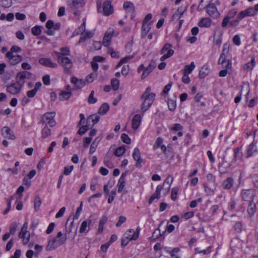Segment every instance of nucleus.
<instances>
[{
  "label": "nucleus",
  "instance_id": "9d476101",
  "mask_svg": "<svg viewBox=\"0 0 258 258\" xmlns=\"http://www.w3.org/2000/svg\"><path fill=\"white\" fill-rule=\"evenodd\" d=\"M32 76V74L28 71H22L19 72L17 75L18 78V81L23 85L25 84V79H30Z\"/></svg>",
  "mask_w": 258,
  "mask_h": 258
},
{
  "label": "nucleus",
  "instance_id": "1a4fd4ad",
  "mask_svg": "<svg viewBox=\"0 0 258 258\" xmlns=\"http://www.w3.org/2000/svg\"><path fill=\"white\" fill-rule=\"evenodd\" d=\"M6 56L9 58L10 64L13 66L18 64L22 60V56L20 55H14L12 54L11 52H8Z\"/></svg>",
  "mask_w": 258,
  "mask_h": 258
},
{
  "label": "nucleus",
  "instance_id": "c9c22d12",
  "mask_svg": "<svg viewBox=\"0 0 258 258\" xmlns=\"http://www.w3.org/2000/svg\"><path fill=\"white\" fill-rule=\"evenodd\" d=\"M126 151L125 147L124 146L117 147L114 152V155L116 157H119L123 155Z\"/></svg>",
  "mask_w": 258,
  "mask_h": 258
},
{
  "label": "nucleus",
  "instance_id": "5701e85b",
  "mask_svg": "<svg viewBox=\"0 0 258 258\" xmlns=\"http://www.w3.org/2000/svg\"><path fill=\"white\" fill-rule=\"evenodd\" d=\"M256 211V206L253 201L249 202L247 208V212L249 217H252Z\"/></svg>",
  "mask_w": 258,
  "mask_h": 258
},
{
  "label": "nucleus",
  "instance_id": "cd10ccee",
  "mask_svg": "<svg viewBox=\"0 0 258 258\" xmlns=\"http://www.w3.org/2000/svg\"><path fill=\"white\" fill-rule=\"evenodd\" d=\"M51 135V130L49 128L47 124L44 126L41 130V138L45 139Z\"/></svg>",
  "mask_w": 258,
  "mask_h": 258
},
{
  "label": "nucleus",
  "instance_id": "4be33fe9",
  "mask_svg": "<svg viewBox=\"0 0 258 258\" xmlns=\"http://www.w3.org/2000/svg\"><path fill=\"white\" fill-rule=\"evenodd\" d=\"M186 10V7H183L182 6H180L175 12V13L172 16V19L173 20L179 19L181 17V16L183 15Z\"/></svg>",
  "mask_w": 258,
  "mask_h": 258
},
{
  "label": "nucleus",
  "instance_id": "72a5a7b5",
  "mask_svg": "<svg viewBox=\"0 0 258 258\" xmlns=\"http://www.w3.org/2000/svg\"><path fill=\"white\" fill-rule=\"evenodd\" d=\"M90 230V228L88 226V222L87 221H84L82 222L80 230L79 232L81 233H87Z\"/></svg>",
  "mask_w": 258,
  "mask_h": 258
},
{
  "label": "nucleus",
  "instance_id": "052dcab7",
  "mask_svg": "<svg viewBox=\"0 0 258 258\" xmlns=\"http://www.w3.org/2000/svg\"><path fill=\"white\" fill-rule=\"evenodd\" d=\"M83 202H81L80 205L77 209L75 215L73 217V219H77L80 215L81 212L82 210Z\"/></svg>",
  "mask_w": 258,
  "mask_h": 258
},
{
  "label": "nucleus",
  "instance_id": "423d86ee",
  "mask_svg": "<svg viewBox=\"0 0 258 258\" xmlns=\"http://www.w3.org/2000/svg\"><path fill=\"white\" fill-rule=\"evenodd\" d=\"M238 11L236 9L230 10L227 13V15L224 17L221 22V27L223 28H227L229 20L232 19L237 15Z\"/></svg>",
  "mask_w": 258,
  "mask_h": 258
},
{
  "label": "nucleus",
  "instance_id": "774afa93",
  "mask_svg": "<svg viewBox=\"0 0 258 258\" xmlns=\"http://www.w3.org/2000/svg\"><path fill=\"white\" fill-rule=\"evenodd\" d=\"M180 250L179 248L175 247L173 248L171 251H170V253L171 256L174 257L175 258H180V256L178 255H176L175 253L178 252Z\"/></svg>",
  "mask_w": 258,
  "mask_h": 258
},
{
  "label": "nucleus",
  "instance_id": "2eb2a0df",
  "mask_svg": "<svg viewBox=\"0 0 258 258\" xmlns=\"http://www.w3.org/2000/svg\"><path fill=\"white\" fill-rule=\"evenodd\" d=\"M126 175H127V171H125V172L122 173L118 180V183H117V186H118V190L117 191H118V192H119V193L121 192L123 190V189L125 186V177H126Z\"/></svg>",
  "mask_w": 258,
  "mask_h": 258
},
{
  "label": "nucleus",
  "instance_id": "6e6d98bb",
  "mask_svg": "<svg viewBox=\"0 0 258 258\" xmlns=\"http://www.w3.org/2000/svg\"><path fill=\"white\" fill-rule=\"evenodd\" d=\"M219 210V206L218 205H213L209 210V213L211 215H214L217 214Z\"/></svg>",
  "mask_w": 258,
  "mask_h": 258
},
{
  "label": "nucleus",
  "instance_id": "e2e57ef3",
  "mask_svg": "<svg viewBox=\"0 0 258 258\" xmlns=\"http://www.w3.org/2000/svg\"><path fill=\"white\" fill-rule=\"evenodd\" d=\"M73 169H74L73 165H71L69 167L65 166L64 167L63 172L62 174H64L66 175H69L70 174V173H71V172L72 171Z\"/></svg>",
  "mask_w": 258,
  "mask_h": 258
},
{
  "label": "nucleus",
  "instance_id": "7c9ffc66",
  "mask_svg": "<svg viewBox=\"0 0 258 258\" xmlns=\"http://www.w3.org/2000/svg\"><path fill=\"white\" fill-rule=\"evenodd\" d=\"M61 52L55 51L54 53L56 54L57 57L58 56H66L70 54V51L69 48L67 47H62L60 49Z\"/></svg>",
  "mask_w": 258,
  "mask_h": 258
},
{
  "label": "nucleus",
  "instance_id": "7ed1b4c3",
  "mask_svg": "<svg viewBox=\"0 0 258 258\" xmlns=\"http://www.w3.org/2000/svg\"><path fill=\"white\" fill-rule=\"evenodd\" d=\"M255 196V190L253 188L243 189L240 192L242 200L248 202L253 201Z\"/></svg>",
  "mask_w": 258,
  "mask_h": 258
},
{
  "label": "nucleus",
  "instance_id": "2f4dec72",
  "mask_svg": "<svg viewBox=\"0 0 258 258\" xmlns=\"http://www.w3.org/2000/svg\"><path fill=\"white\" fill-rule=\"evenodd\" d=\"M242 19H239V15L238 14L237 15L236 18L234 20H229V22L228 23V26L227 27L228 28H234L238 26L239 22Z\"/></svg>",
  "mask_w": 258,
  "mask_h": 258
},
{
  "label": "nucleus",
  "instance_id": "5fc2aeb1",
  "mask_svg": "<svg viewBox=\"0 0 258 258\" xmlns=\"http://www.w3.org/2000/svg\"><path fill=\"white\" fill-rule=\"evenodd\" d=\"M120 138L121 141L126 144H130L131 143V139L125 133H123L121 135Z\"/></svg>",
  "mask_w": 258,
  "mask_h": 258
},
{
  "label": "nucleus",
  "instance_id": "9b49d317",
  "mask_svg": "<svg viewBox=\"0 0 258 258\" xmlns=\"http://www.w3.org/2000/svg\"><path fill=\"white\" fill-rule=\"evenodd\" d=\"M239 19H243L246 17H251L255 15L253 7H250L238 13Z\"/></svg>",
  "mask_w": 258,
  "mask_h": 258
},
{
  "label": "nucleus",
  "instance_id": "338daca9",
  "mask_svg": "<svg viewBox=\"0 0 258 258\" xmlns=\"http://www.w3.org/2000/svg\"><path fill=\"white\" fill-rule=\"evenodd\" d=\"M3 7L5 8H9L12 5V0H1Z\"/></svg>",
  "mask_w": 258,
  "mask_h": 258
},
{
  "label": "nucleus",
  "instance_id": "603ef678",
  "mask_svg": "<svg viewBox=\"0 0 258 258\" xmlns=\"http://www.w3.org/2000/svg\"><path fill=\"white\" fill-rule=\"evenodd\" d=\"M94 91L93 90H92L91 92V93L89 94V97L88 98L87 101L89 104H94L97 102V98H96L94 97Z\"/></svg>",
  "mask_w": 258,
  "mask_h": 258
},
{
  "label": "nucleus",
  "instance_id": "0e129e2a",
  "mask_svg": "<svg viewBox=\"0 0 258 258\" xmlns=\"http://www.w3.org/2000/svg\"><path fill=\"white\" fill-rule=\"evenodd\" d=\"M126 218L125 217L123 216H119L118 221L116 223V225H115L116 227H120L122 224H123V223H124L126 221Z\"/></svg>",
  "mask_w": 258,
  "mask_h": 258
},
{
  "label": "nucleus",
  "instance_id": "ddd939ff",
  "mask_svg": "<svg viewBox=\"0 0 258 258\" xmlns=\"http://www.w3.org/2000/svg\"><path fill=\"white\" fill-rule=\"evenodd\" d=\"M39 62L41 64L47 67L51 68H55L57 67V64L53 62L51 59L48 58H40L39 59Z\"/></svg>",
  "mask_w": 258,
  "mask_h": 258
},
{
  "label": "nucleus",
  "instance_id": "58836bf2",
  "mask_svg": "<svg viewBox=\"0 0 258 258\" xmlns=\"http://www.w3.org/2000/svg\"><path fill=\"white\" fill-rule=\"evenodd\" d=\"M92 119L93 124L92 126H93L95 124L98 123L100 120V116L96 114H92L90 115L87 119V123H88L90 119Z\"/></svg>",
  "mask_w": 258,
  "mask_h": 258
},
{
  "label": "nucleus",
  "instance_id": "4468645a",
  "mask_svg": "<svg viewBox=\"0 0 258 258\" xmlns=\"http://www.w3.org/2000/svg\"><path fill=\"white\" fill-rule=\"evenodd\" d=\"M234 180L233 177H229L223 180L222 183V187L224 189H230L233 186Z\"/></svg>",
  "mask_w": 258,
  "mask_h": 258
},
{
  "label": "nucleus",
  "instance_id": "f3484780",
  "mask_svg": "<svg viewBox=\"0 0 258 258\" xmlns=\"http://www.w3.org/2000/svg\"><path fill=\"white\" fill-rule=\"evenodd\" d=\"M2 135L5 138H7L10 140H15L16 139L15 136L12 134V131L10 128L7 126L3 127L2 130Z\"/></svg>",
  "mask_w": 258,
  "mask_h": 258
},
{
  "label": "nucleus",
  "instance_id": "473e14b6",
  "mask_svg": "<svg viewBox=\"0 0 258 258\" xmlns=\"http://www.w3.org/2000/svg\"><path fill=\"white\" fill-rule=\"evenodd\" d=\"M72 93L71 91H62L59 96V99L61 101H63L68 99L72 95Z\"/></svg>",
  "mask_w": 258,
  "mask_h": 258
},
{
  "label": "nucleus",
  "instance_id": "3c124183",
  "mask_svg": "<svg viewBox=\"0 0 258 258\" xmlns=\"http://www.w3.org/2000/svg\"><path fill=\"white\" fill-rule=\"evenodd\" d=\"M133 232L134 229H130L127 230L125 233L123 234V236L126 237V238L129 239L128 240H136V239H133Z\"/></svg>",
  "mask_w": 258,
  "mask_h": 258
},
{
  "label": "nucleus",
  "instance_id": "b1692460",
  "mask_svg": "<svg viewBox=\"0 0 258 258\" xmlns=\"http://www.w3.org/2000/svg\"><path fill=\"white\" fill-rule=\"evenodd\" d=\"M210 69L208 64H205L201 69L199 72V76L201 79L205 78L209 73Z\"/></svg>",
  "mask_w": 258,
  "mask_h": 258
},
{
  "label": "nucleus",
  "instance_id": "39448f33",
  "mask_svg": "<svg viewBox=\"0 0 258 258\" xmlns=\"http://www.w3.org/2000/svg\"><path fill=\"white\" fill-rule=\"evenodd\" d=\"M57 57V61L60 63L64 68L65 73H68L70 69L72 67V60L66 56H58Z\"/></svg>",
  "mask_w": 258,
  "mask_h": 258
},
{
  "label": "nucleus",
  "instance_id": "8fccbe9b",
  "mask_svg": "<svg viewBox=\"0 0 258 258\" xmlns=\"http://www.w3.org/2000/svg\"><path fill=\"white\" fill-rule=\"evenodd\" d=\"M234 230L237 233H240L243 229V224L241 222H236L234 225Z\"/></svg>",
  "mask_w": 258,
  "mask_h": 258
},
{
  "label": "nucleus",
  "instance_id": "a878e982",
  "mask_svg": "<svg viewBox=\"0 0 258 258\" xmlns=\"http://www.w3.org/2000/svg\"><path fill=\"white\" fill-rule=\"evenodd\" d=\"M71 82L75 84L77 89H81L85 85V82L83 80L78 79L75 77L71 78Z\"/></svg>",
  "mask_w": 258,
  "mask_h": 258
},
{
  "label": "nucleus",
  "instance_id": "c756f323",
  "mask_svg": "<svg viewBox=\"0 0 258 258\" xmlns=\"http://www.w3.org/2000/svg\"><path fill=\"white\" fill-rule=\"evenodd\" d=\"M195 68V63L194 61H192L190 62V64L185 66L183 70V73L188 75L192 72Z\"/></svg>",
  "mask_w": 258,
  "mask_h": 258
},
{
  "label": "nucleus",
  "instance_id": "bb28decb",
  "mask_svg": "<svg viewBox=\"0 0 258 258\" xmlns=\"http://www.w3.org/2000/svg\"><path fill=\"white\" fill-rule=\"evenodd\" d=\"M211 20L208 18H203L198 23L200 27L209 28L211 25Z\"/></svg>",
  "mask_w": 258,
  "mask_h": 258
},
{
  "label": "nucleus",
  "instance_id": "6e6552de",
  "mask_svg": "<svg viewBox=\"0 0 258 258\" xmlns=\"http://www.w3.org/2000/svg\"><path fill=\"white\" fill-rule=\"evenodd\" d=\"M133 158L136 161L135 166L138 168H141L143 159L141 158L140 150L137 147L135 148L134 150Z\"/></svg>",
  "mask_w": 258,
  "mask_h": 258
},
{
  "label": "nucleus",
  "instance_id": "864d4df0",
  "mask_svg": "<svg viewBox=\"0 0 258 258\" xmlns=\"http://www.w3.org/2000/svg\"><path fill=\"white\" fill-rule=\"evenodd\" d=\"M236 203L235 201L231 199L228 203V210L231 212H233L236 208Z\"/></svg>",
  "mask_w": 258,
  "mask_h": 258
},
{
  "label": "nucleus",
  "instance_id": "09e8293b",
  "mask_svg": "<svg viewBox=\"0 0 258 258\" xmlns=\"http://www.w3.org/2000/svg\"><path fill=\"white\" fill-rule=\"evenodd\" d=\"M178 189V187H175L172 188L171 190V199L173 201H175L177 199Z\"/></svg>",
  "mask_w": 258,
  "mask_h": 258
},
{
  "label": "nucleus",
  "instance_id": "de8ad7c7",
  "mask_svg": "<svg viewBox=\"0 0 258 258\" xmlns=\"http://www.w3.org/2000/svg\"><path fill=\"white\" fill-rule=\"evenodd\" d=\"M111 84L112 89L116 91L118 89L119 85V81L116 78H113L111 80Z\"/></svg>",
  "mask_w": 258,
  "mask_h": 258
},
{
  "label": "nucleus",
  "instance_id": "bf43d9fd",
  "mask_svg": "<svg viewBox=\"0 0 258 258\" xmlns=\"http://www.w3.org/2000/svg\"><path fill=\"white\" fill-rule=\"evenodd\" d=\"M17 224L16 222H13L10 226V232L12 235H14L17 230Z\"/></svg>",
  "mask_w": 258,
  "mask_h": 258
},
{
  "label": "nucleus",
  "instance_id": "4d7b16f0",
  "mask_svg": "<svg viewBox=\"0 0 258 258\" xmlns=\"http://www.w3.org/2000/svg\"><path fill=\"white\" fill-rule=\"evenodd\" d=\"M161 224L159 226L158 228L156 229L152 234V237L154 239H157L159 237V235L162 236V235L166 232V231H164L163 232V234H161L160 230V226Z\"/></svg>",
  "mask_w": 258,
  "mask_h": 258
},
{
  "label": "nucleus",
  "instance_id": "ea45409f",
  "mask_svg": "<svg viewBox=\"0 0 258 258\" xmlns=\"http://www.w3.org/2000/svg\"><path fill=\"white\" fill-rule=\"evenodd\" d=\"M123 7L124 10H128L129 11L131 12H134L135 11L134 4L131 2H125L123 4Z\"/></svg>",
  "mask_w": 258,
  "mask_h": 258
},
{
  "label": "nucleus",
  "instance_id": "69168bd1",
  "mask_svg": "<svg viewBox=\"0 0 258 258\" xmlns=\"http://www.w3.org/2000/svg\"><path fill=\"white\" fill-rule=\"evenodd\" d=\"M233 43L239 46L241 44L240 38L239 35H235L232 39Z\"/></svg>",
  "mask_w": 258,
  "mask_h": 258
},
{
  "label": "nucleus",
  "instance_id": "680f3d73",
  "mask_svg": "<svg viewBox=\"0 0 258 258\" xmlns=\"http://www.w3.org/2000/svg\"><path fill=\"white\" fill-rule=\"evenodd\" d=\"M97 74L96 73H91L90 75L87 76L86 78V81L88 83H91L93 81L95 78H96Z\"/></svg>",
  "mask_w": 258,
  "mask_h": 258
},
{
  "label": "nucleus",
  "instance_id": "c85d7f7f",
  "mask_svg": "<svg viewBox=\"0 0 258 258\" xmlns=\"http://www.w3.org/2000/svg\"><path fill=\"white\" fill-rule=\"evenodd\" d=\"M74 222V219H73V218H72L71 217H70L66 223V232L70 233L71 232L72 228L73 227Z\"/></svg>",
  "mask_w": 258,
  "mask_h": 258
},
{
  "label": "nucleus",
  "instance_id": "a211bd4d",
  "mask_svg": "<svg viewBox=\"0 0 258 258\" xmlns=\"http://www.w3.org/2000/svg\"><path fill=\"white\" fill-rule=\"evenodd\" d=\"M257 152V149L256 146V144L254 142H252L248 146L246 151V158H249L252 156L254 153Z\"/></svg>",
  "mask_w": 258,
  "mask_h": 258
},
{
  "label": "nucleus",
  "instance_id": "c03bdc74",
  "mask_svg": "<svg viewBox=\"0 0 258 258\" xmlns=\"http://www.w3.org/2000/svg\"><path fill=\"white\" fill-rule=\"evenodd\" d=\"M89 128V125L88 124V123H87V124L85 125L79 126V130L78 131V134L80 136H82L88 131Z\"/></svg>",
  "mask_w": 258,
  "mask_h": 258
},
{
  "label": "nucleus",
  "instance_id": "37998d69",
  "mask_svg": "<svg viewBox=\"0 0 258 258\" xmlns=\"http://www.w3.org/2000/svg\"><path fill=\"white\" fill-rule=\"evenodd\" d=\"M168 109L171 111H174L176 107V100L169 99L168 100Z\"/></svg>",
  "mask_w": 258,
  "mask_h": 258
},
{
  "label": "nucleus",
  "instance_id": "0eeeda50",
  "mask_svg": "<svg viewBox=\"0 0 258 258\" xmlns=\"http://www.w3.org/2000/svg\"><path fill=\"white\" fill-rule=\"evenodd\" d=\"M23 85L21 84L18 81L14 83H12L7 86V91L13 95L19 94Z\"/></svg>",
  "mask_w": 258,
  "mask_h": 258
},
{
  "label": "nucleus",
  "instance_id": "f257e3e1",
  "mask_svg": "<svg viewBox=\"0 0 258 258\" xmlns=\"http://www.w3.org/2000/svg\"><path fill=\"white\" fill-rule=\"evenodd\" d=\"M67 240V236L65 234L63 237L58 240L56 238L49 240L47 245L46 246V250L50 251L56 249L58 246L63 244Z\"/></svg>",
  "mask_w": 258,
  "mask_h": 258
},
{
  "label": "nucleus",
  "instance_id": "79ce46f5",
  "mask_svg": "<svg viewBox=\"0 0 258 258\" xmlns=\"http://www.w3.org/2000/svg\"><path fill=\"white\" fill-rule=\"evenodd\" d=\"M212 247L211 246H209L207 248V249H204V250H200V248L199 247H196L195 248V254H197V253H202L204 255H206V254H209L210 253H211L212 250Z\"/></svg>",
  "mask_w": 258,
  "mask_h": 258
},
{
  "label": "nucleus",
  "instance_id": "6ab92c4d",
  "mask_svg": "<svg viewBox=\"0 0 258 258\" xmlns=\"http://www.w3.org/2000/svg\"><path fill=\"white\" fill-rule=\"evenodd\" d=\"M142 119V116L140 114H136L132 119V128L136 130L139 127Z\"/></svg>",
  "mask_w": 258,
  "mask_h": 258
},
{
  "label": "nucleus",
  "instance_id": "aec40b11",
  "mask_svg": "<svg viewBox=\"0 0 258 258\" xmlns=\"http://www.w3.org/2000/svg\"><path fill=\"white\" fill-rule=\"evenodd\" d=\"M55 115V112H48L45 113L42 117L41 120V122L43 124H47V122H48L49 120H51L54 118Z\"/></svg>",
  "mask_w": 258,
  "mask_h": 258
},
{
  "label": "nucleus",
  "instance_id": "dca6fc26",
  "mask_svg": "<svg viewBox=\"0 0 258 258\" xmlns=\"http://www.w3.org/2000/svg\"><path fill=\"white\" fill-rule=\"evenodd\" d=\"M206 11L211 17L216 16V14H218L217 9L213 3L209 4L206 6Z\"/></svg>",
  "mask_w": 258,
  "mask_h": 258
},
{
  "label": "nucleus",
  "instance_id": "412c9836",
  "mask_svg": "<svg viewBox=\"0 0 258 258\" xmlns=\"http://www.w3.org/2000/svg\"><path fill=\"white\" fill-rule=\"evenodd\" d=\"M152 22H149L148 23H142V26L141 28L142 33L141 37L142 38H145L147 36L148 33L149 32L151 28Z\"/></svg>",
  "mask_w": 258,
  "mask_h": 258
},
{
  "label": "nucleus",
  "instance_id": "20e7f679",
  "mask_svg": "<svg viewBox=\"0 0 258 258\" xmlns=\"http://www.w3.org/2000/svg\"><path fill=\"white\" fill-rule=\"evenodd\" d=\"M149 96L150 98H141L142 99L144 100L141 106V110L143 113H144L146 111H147L153 104L155 97V94L154 93H151V95Z\"/></svg>",
  "mask_w": 258,
  "mask_h": 258
},
{
  "label": "nucleus",
  "instance_id": "f03ea898",
  "mask_svg": "<svg viewBox=\"0 0 258 258\" xmlns=\"http://www.w3.org/2000/svg\"><path fill=\"white\" fill-rule=\"evenodd\" d=\"M172 45L170 43H165L160 51V53L163 55L160 57V60L163 61L170 57L174 54V51L172 49Z\"/></svg>",
  "mask_w": 258,
  "mask_h": 258
},
{
  "label": "nucleus",
  "instance_id": "a19ab883",
  "mask_svg": "<svg viewBox=\"0 0 258 258\" xmlns=\"http://www.w3.org/2000/svg\"><path fill=\"white\" fill-rule=\"evenodd\" d=\"M255 64L254 58H252L250 62H247L243 66V70L245 71L248 72L251 70L254 67Z\"/></svg>",
  "mask_w": 258,
  "mask_h": 258
},
{
  "label": "nucleus",
  "instance_id": "393cba45",
  "mask_svg": "<svg viewBox=\"0 0 258 258\" xmlns=\"http://www.w3.org/2000/svg\"><path fill=\"white\" fill-rule=\"evenodd\" d=\"M163 188V185H158L156 189V197H154V196H151L150 199H149L148 203L149 205H151L154 200L156 199H159L160 197V193L161 190Z\"/></svg>",
  "mask_w": 258,
  "mask_h": 258
},
{
  "label": "nucleus",
  "instance_id": "13d9d810",
  "mask_svg": "<svg viewBox=\"0 0 258 258\" xmlns=\"http://www.w3.org/2000/svg\"><path fill=\"white\" fill-rule=\"evenodd\" d=\"M228 47H229V46H228V45L227 44H224L223 48L222 50V52L220 55V56L221 57V58H224L225 59L226 58V57L227 56L226 54L228 53V52L229 51Z\"/></svg>",
  "mask_w": 258,
  "mask_h": 258
},
{
  "label": "nucleus",
  "instance_id": "e433bc0d",
  "mask_svg": "<svg viewBox=\"0 0 258 258\" xmlns=\"http://www.w3.org/2000/svg\"><path fill=\"white\" fill-rule=\"evenodd\" d=\"M109 109V104L107 103H104L100 107L98 113L101 115H104L107 113Z\"/></svg>",
  "mask_w": 258,
  "mask_h": 258
},
{
  "label": "nucleus",
  "instance_id": "4c0bfd02",
  "mask_svg": "<svg viewBox=\"0 0 258 258\" xmlns=\"http://www.w3.org/2000/svg\"><path fill=\"white\" fill-rule=\"evenodd\" d=\"M85 5V2L84 0H74L71 4V7L74 8H78L83 7Z\"/></svg>",
  "mask_w": 258,
  "mask_h": 258
},
{
  "label": "nucleus",
  "instance_id": "f8f14e48",
  "mask_svg": "<svg viewBox=\"0 0 258 258\" xmlns=\"http://www.w3.org/2000/svg\"><path fill=\"white\" fill-rule=\"evenodd\" d=\"M113 12V7L109 1H106L103 5V13L104 16H108Z\"/></svg>",
  "mask_w": 258,
  "mask_h": 258
},
{
  "label": "nucleus",
  "instance_id": "f704fd0d",
  "mask_svg": "<svg viewBox=\"0 0 258 258\" xmlns=\"http://www.w3.org/2000/svg\"><path fill=\"white\" fill-rule=\"evenodd\" d=\"M154 68V67L151 64H150L147 68H145L144 71L143 72L141 77L142 79H144L146 77H147L150 74V73L153 71Z\"/></svg>",
  "mask_w": 258,
  "mask_h": 258
},
{
  "label": "nucleus",
  "instance_id": "a18cd8bd",
  "mask_svg": "<svg viewBox=\"0 0 258 258\" xmlns=\"http://www.w3.org/2000/svg\"><path fill=\"white\" fill-rule=\"evenodd\" d=\"M42 28V26H38V25L35 26L31 29V32L33 35L38 36L41 33V32H42L41 28Z\"/></svg>",
  "mask_w": 258,
  "mask_h": 258
},
{
  "label": "nucleus",
  "instance_id": "49530a36",
  "mask_svg": "<svg viewBox=\"0 0 258 258\" xmlns=\"http://www.w3.org/2000/svg\"><path fill=\"white\" fill-rule=\"evenodd\" d=\"M41 203H42V202L40 199V198L38 196H36L35 198L34 204V209L36 212L39 209V208L41 205Z\"/></svg>",
  "mask_w": 258,
  "mask_h": 258
}]
</instances>
